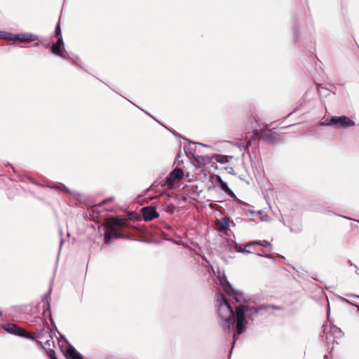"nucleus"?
Segmentation results:
<instances>
[{"mask_svg":"<svg viewBox=\"0 0 359 359\" xmlns=\"http://www.w3.org/2000/svg\"><path fill=\"white\" fill-rule=\"evenodd\" d=\"M217 307L218 321L224 330L232 331L236 323V330L233 335V346L238 336L245 332L247 319H251L259 310L268 308L269 306H261L256 309L247 305H239L235 307L234 313L229 301L224 295L219 294L217 299Z\"/></svg>","mask_w":359,"mask_h":359,"instance_id":"1","label":"nucleus"},{"mask_svg":"<svg viewBox=\"0 0 359 359\" xmlns=\"http://www.w3.org/2000/svg\"><path fill=\"white\" fill-rule=\"evenodd\" d=\"M125 224L122 219L112 218L111 219V224L107 225L104 229V241L109 243L112 238H121V233L116 229L115 226H122Z\"/></svg>","mask_w":359,"mask_h":359,"instance_id":"2","label":"nucleus"},{"mask_svg":"<svg viewBox=\"0 0 359 359\" xmlns=\"http://www.w3.org/2000/svg\"><path fill=\"white\" fill-rule=\"evenodd\" d=\"M322 126H334L337 128H348L355 125V122L348 116H332L330 120H326L321 123Z\"/></svg>","mask_w":359,"mask_h":359,"instance_id":"3","label":"nucleus"},{"mask_svg":"<svg viewBox=\"0 0 359 359\" xmlns=\"http://www.w3.org/2000/svg\"><path fill=\"white\" fill-rule=\"evenodd\" d=\"M217 278L219 281V284L223 289L224 292L230 297H233L236 302L240 301L241 294L233 291L231 285L226 279V277L224 272L217 271Z\"/></svg>","mask_w":359,"mask_h":359,"instance_id":"4","label":"nucleus"},{"mask_svg":"<svg viewBox=\"0 0 359 359\" xmlns=\"http://www.w3.org/2000/svg\"><path fill=\"white\" fill-rule=\"evenodd\" d=\"M2 327L4 330H6V332H8L11 334L20 336V337H24L26 338H30V339L33 338L30 334L26 332L23 329L20 328V327H18V325H16L15 324H9V323L6 324V325H4L2 326Z\"/></svg>","mask_w":359,"mask_h":359,"instance_id":"5","label":"nucleus"},{"mask_svg":"<svg viewBox=\"0 0 359 359\" xmlns=\"http://www.w3.org/2000/svg\"><path fill=\"white\" fill-rule=\"evenodd\" d=\"M184 177L183 170L181 168H175L167 177L165 184L171 187L177 182Z\"/></svg>","mask_w":359,"mask_h":359,"instance_id":"6","label":"nucleus"},{"mask_svg":"<svg viewBox=\"0 0 359 359\" xmlns=\"http://www.w3.org/2000/svg\"><path fill=\"white\" fill-rule=\"evenodd\" d=\"M324 334L326 335V340L327 343L331 341L332 337L339 339L342 337L343 334L340 329L335 326L326 325L324 328Z\"/></svg>","mask_w":359,"mask_h":359,"instance_id":"7","label":"nucleus"},{"mask_svg":"<svg viewBox=\"0 0 359 359\" xmlns=\"http://www.w3.org/2000/svg\"><path fill=\"white\" fill-rule=\"evenodd\" d=\"M143 218L145 221H151L158 217V213L154 207L148 206L142 209Z\"/></svg>","mask_w":359,"mask_h":359,"instance_id":"8","label":"nucleus"},{"mask_svg":"<svg viewBox=\"0 0 359 359\" xmlns=\"http://www.w3.org/2000/svg\"><path fill=\"white\" fill-rule=\"evenodd\" d=\"M38 39V36L36 35L29 34V33H24L21 34H15V41H34Z\"/></svg>","mask_w":359,"mask_h":359,"instance_id":"9","label":"nucleus"},{"mask_svg":"<svg viewBox=\"0 0 359 359\" xmlns=\"http://www.w3.org/2000/svg\"><path fill=\"white\" fill-rule=\"evenodd\" d=\"M64 42L62 37L58 38L56 43L53 44L52 46V51L54 54L57 55L62 57H65L62 50V46H63Z\"/></svg>","mask_w":359,"mask_h":359,"instance_id":"10","label":"nucleus"},{"mask_svg":"<svg viewBox=\"0 0 359 359\" xmlns=\"http://www.w3.org/2000/svg\"><path fill=\"white\" fill-rule=\"evenodd\" d=\"M65 356L67 359H82V355L72 346L67 348Z\"/></svg>","mask_w":359,"mask_h":359,"instance_id":"11","label":"nucleus"},{"mask_svg":"<svg viewBox=\"0 0 359 359\" xmlns=\"http://www.w3.org/2000/svg\"><path fill=\"white\" fill-rule=\"evenodd\" d=\"M0 39L7 41H15V34L5 31H0Z\"/></svg>","mask_w":359,"mask_h":359,"instance_id":"12","label":"nucleus"},{"mask_svg":"<svg viewBox=\"0 0 359 359\" xmlns=\"http://www.w3.org/2000/svg\"><path fill=\"white\" fill-rule=\"evenodd\" d=\"M233 158L232 156L217 155L215 160L222 164L226 163L229 159Z\"/></svg>","mask_w":359,"mask_h":359,"instance_id":"13","label":"nucleus"},{"mask_svg":"<svg viewBox=\"0 0 359 359\" xmlns=\"http://www.w3.org/2000/svg\"><path fill=\"white\" fill-rule=\"evenodd\" d=\"M236 250L238 252H241V253H246V254H250V253H254L255 252V250H247L246 248H245V245H236Z\"/></svg>","mask_w":359,"mask_h":359,"instance_id":"14","label":"nucleus"},{"mask_svg":"<svg viewBox=\"0 0 359 359\" xmlns=\"http://www.w3.org/2000/svg\"><path fill=\"white\" fill-rule=\"evenodd\" d=\"M221 189L230 196H233V191L229 189L228 184L224 182L220 184Z\"/></svg>","mask_w":359,"mask_h":359,"instance_id":"15","label":"nucleus"},{"mask_svg":"<svg viewBox=\"0 0 359 359\" xmlns=\"http://www.w3.org/2000/svg\"><path fill=\"white\" fill-rule=\"evenodd\" d=\"M259 244H257V246H262L264 248H267L269 251H271L273 248L271 244L266 241H257Z\"/></svg>","mask_w":359,"mask_h":359,"instance_id":"16","label":"nucleus"},{"mask_svg":"<svg viewBox=\"0 0 359 359\" xmlns=\"http://www.w3.org/2000/svg\"><path fill=\"white\" fill-rule=\"evenodd\" d=\"M257 244L258 242H256V241H252V242H250L245 245V248H247V250H255V252L257 251Z\"/></svg>","mask_w":359,"mask_h":359,"instance_id":"17","label":"nucleus"},{"mask_svg":"<svg viewBox=\"0 0 359 359\" xmlns=\"http://www.w3.org/2000/svg\"><path fill=\"white\" fill-rule=\"evenodd\" d=\"M229 225V219L226 217H224L221 221V229L224 230L228 228Z\"/></svg>","mask_w":359,"mask_h":359,"instance_id":"18","label":"nucleus"},{"mask_svg":"<svg viewBox=\"0 0 359 359\" xmlns=\"http://www.w3.org/2000/svg\"><path fill=\"white\" fill-rule=\"evenodd\" d=\"M61 34V29L60 23L58 22L55 28V35L59 36Z\"/></svg>","mask_w":359,"mask_h":359,"instance_id":"19","label":"nucleus"},{"mask_svg":"<svg viewBox=\"0 0 359 359\" xmlns=\"http://www.w3.org/2000/svg\"><path fill=\"white\" fill-rule=\"evenodd\" d=\"M217 182L219 183V184H221L222 182H224L222 177L219 175L217 176Z\"/></svg>","mask_w":359,"mask_h":359,"instance_id":"20","label":"nucleus"},{"mask_svg":"<svg viewBox=\"0 0 359 359\" xmlns=\"http://www.w3.org/2000/svg\"><path fill=\"white\" fill-rule=\"evenodd\" d=\"M257 255H258L259 256H264V257H270V256H269V255H262V254H261V253H257Z\"/></svg>","mask_w":359,"mask_h":359,"instance_id":"21","label":"nucleus"},{"mask_svg":"<svg viewBox=\"0 0 359 359\" xmlns=\"http://www.w3.org/2000/svg\"><path fill=\"white\" fill-rule=\"evenodd\" d=\"M341 299H342V301H344L345 302L349 303V302L347 299H344V298H341Z\"/></svg>","mask_w":359,"mask_h":359,"instance_id":"22","label":"nucleus"},{"mask_svg":"<svg viewBox=\"0 0 359 359\" xmlns=\"http://www.w3.org/2000/svg\"><path fill=\"white\" fill-rule=\"evenodd\" d=\"M329 316H330V310L328 309L327 311V318L329 319Z\"/></svg>","mask_w":359,"mask_h":359,"instance_id":"23","label":"nucleus"},{"mask_svg":"<svg viewBox=\"0 0 359 359\" xmlns=\"http://www.w3.org/2000/svg\"><path fill=\"white\" fill-rule=\"evenodd\" d=\"M200 144V145H201V146H203V147H208L207 145H205V144H202V143H201V144Z\"/></svg>","mask_w":359,"mask_h":359,"instance_id":"24","label":"nucleus"},{"mask_svg":"<svg viewBox=\"0 0 359 359\" xmlns=\"http://www.w3.org/2000/svg\"><path fill=\"white\" fill-rule=\"evenodd\" d=\"M64 189L66 191H69L67 187H64Z\"/></svg>","mask_w":359,"mask_h":359,"instance_id":"25","label":"nucleus"},{"mask_svg":"<svg viewBox=\"0 0 359 359\" xmlns=\"http://www.w3.org/2000/svg\"><path fill=\"white\" fill-rule=\"evenodd\" d=\"M62 244V241L60 242V248H61Z\"/></svg>","mask_w":359,"mask_h":359,"instance_id":"26","label":"nucleus"},{"mask_svg":"<svg viewBox=\"0 0 359 359\" xmlns=\"http://www.w3.org/2000/svg\"><path fill=\"white\" fill-rule=\"evenodd\" d=\"M2 316V312L0 311V316Z\"/></svg>","mask_w":359,"mask_h":359,"instance_id":"27","label":"nucleus"},{"mask_svg":"<svg viewBox=\"0 0 359 359\" xmlns=\"http://www.w3.org/2000/svg\"><path fill=\"white\" fill-rule=\"evenodd\" d=\"M52 359H57V358H55V357H53V358H52Z\"/></svg>","mask_w":359,"mask_h":359,"instance_id":"28","label":"nucleus"}]
</instances>
